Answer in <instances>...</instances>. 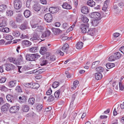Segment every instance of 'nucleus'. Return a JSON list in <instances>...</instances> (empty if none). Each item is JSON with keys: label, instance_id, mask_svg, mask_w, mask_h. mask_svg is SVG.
Instances as JSON below:
<instances>
[{"label": "nucleus", "instance_id": "obj_1", "mask_svg": "<svg viewBox=\"0 0 124 124\" xmlns=\"http://www.w3.org/2000/svg\"><path fill=\"white\" fill-rule=\"evenodd\" d=\"M40 57V55L38 54H27L26 55V60L29 61H35Z\"/></svg>", "mask_w": 124, "mask_h": 124}, {"label": "nucleus", "instance_id": "obj_2", "mask_svg": "<svg viewBox=\"0 0 124 124\" xmlns=\"http://www.w3.org/2000/svg\"><path fill=\"white\" fill-rule=\"evenodd\" d=\"M89 25L88 23L87 24L82 23L81 24L80 27V28L81 29V31L83 33H86L87 29L88 28Z\"/></svg>", "mask_w": 124, "mask_h": 124}, {"label": "nucleus", "instance_id": "obj_3", "mask_svg": "<svg viewBox=\"0 0 124 124\" xmlns=\"http://www.w3.org/2000/svg\"><path fill=\"white\" fill-rule=\"evenodd\" d=\"M90 15L91 18H97L98 20H100L101 18V14L98 12H93Z\"/></svg>", "mask_w": 124, "mask_h": 124}, {"label": "nucleus", "instance_id": "obj_4", "mask_svg": "<svg viewBox=\"0 0 124 124\" xmlns=\"http://www.w3.org/2000/svg\"><path fill=\"white\" fill-rule=\"evenodd\" d=\"M14 8L16 9H19L21 7L22 3L21 1L19 0H16L14 2Z\"/></svg>", "mask_w": 124, "mask_h": 124}, {"label": "nucleus", "instance_id": "obj_5", "mask_svg": "<svg viewBox=\"0 0 124 124\" xmlns=\"http://www.w3.org/2000/svg\"><path fill=\"white\" fill-rule=\"evenodd\" d=\"M19 109V107L17 106H13L11 107L9 109L10 113H15L17 112Z\"/></svg>", "mask_w": 124, "mask_h": 124}, {"label": "nucleus", "instance_id": "obj_6", "mask_svg": "<svg viewBox=\"0 0 124 124\" xmlns=\"http://www.w3.org/2000/svg\"><path fill=\"white\" fill-rule=\"evenodd\" d=\"M44 19L47 22H51L53 19L52 15L50 13L47 14L44 16Z\"/></svg>", "mask_w": 124, "mask_h": 124}, {"label": "nucleus", "instance_id": "obj_7", "mask_svg": "<svg viewBox=\"0 0 124 124\" xmlns=\"http://www.w3.org/2000/svg\"><path fill=\"white\" fill-rule=\"evenodd\" d=\"M4 65L6 67V70L7 71L13 70L15 68V66L12 64L7 63L5 64Z\"/></svg>", "mask_w": 124, "mask_h": 124}, {"label": "nucleus", "instance_id": "obj_8", "mask_svg": "<svg viewBox=\"0 0 124 124\" xmlns=\"http://www.w3.org/2000/svg\"><path fill=\"white\" fill-rule=\"evenodd\" d=\"M69 48V46L68 44H65L62 47V51L64 52L66 54H68L69 52L68 50Z\"/></svg>", "mask_w": 124, "mask_h": 124}, {"label": "nucleus", "instance_id": "obj_9", "mask_svg": "<svg viewBox=\"0 0 124 124\" xmlns=\"http://www.w3.org/2000/svg\"><path fill=\"white\" fill-rule=\"evenodd\" d=\"M10 107V105L8 103H6L2 106L1 108V110L3 111H7L8 109Z\"/></svg>", "mask_w": 124, "mask_h": 124}, {"label": "nucleus", "instance_id": "obj_10", "mask_svg": "<svg viewBox=\"0 0 124 124\" xmlns=\"http://www.w3.org/2000/svg\"><path fill=\"white\" fill-rule=\"evenodd\" d=\"M87 31V33H88V34L92 36H93L95 33V28H88Z\"/></svg>", "mask_w": 124, "mask_h": 124}, {"label": "nucleus", "instance_id": "obj_11", "mask_svg": "<svg viewBox=\"0 0 124 124\" xmlns=\"http://www.w3.org/2000/svg\"><path fill=\"white\" fill-rule=\"evenodd\" d=\"M6 98L8 101L10 102L13 103H14V97L11 95H8L6 96Z\"/></svg>", "mask_w": 124, "mask_h": 124}, {"label": "nucleus", "instance_id": "obj_12", "mask_svg": "<svg viewBox=\"0 0 124 124\" xmlns=\"http://www.w3.org/2000/svg\"><path fill=\"white\" fill-rule=\"evenodd\" d=\"M81 12L83 13L87 14L88 12V9L86 6H83L81 8Z\"/></svg>", "mask_w": 124, "mask_h": 124}, {"label": "nucleus", "instance_id": "obj_13", "mask_svg": "<svg viewBox=\"0 0 124 124\" xmlns=\"http://www.w3.org/2000/svg\"><path fill=\"white\" fill-rule=\"evenodd\" d=\"M59 10L58 8L55 7H51L49 8V11L51 13H57Z\"/></svg>", "mask_w": 124, "mask_h": 124}, {"label": "nucleus", "instance_id": "obj_14", "mask_svg": "<svg viewBox=\"0 0 124 124\" xmlns=\"http://www.w3.org/2000/svg\"><path fill=\"white\" fill-rule=\"evenodd\" d=\"M22 44L23 46H29L31 45V42L28 40H25L22 41Z\"/></svg>", "mask_w": 124, "mask_h": 124}, {"label": "nucleus", "instance_id": "obj_15", "mask_svg": "<svg viewBox=\"0 0 124 124\" xmlns=\"http://www.w3.org/2000/svg\"><path fill=\"white\" fill-rule=\"evenodd\" d=\"M80 19H81L83 22L85 24H87L89 21L88 19L85 16L81 15Z\"/></svg>", "mask_w": 124, "mask_h": 124}, {"label": "nucleus", "instance_id": "obj_16", "mask_svg": "<svg viewBox=\"0 0 124 124\" xmlns=\"http://www.w3.org/2000/svg\"><path fill=\"white\" fill-rule=\"evenodd\" d=\"M63 8L67 9H70L71 8V6L67 3L65 2L62 5Z\"/></svg>", "mask_w": 124, "mask_h": 124}, {"label": "nucleus", "instance_id": "obj_17", "mask_svg": "<svg viewBox=\"0 0 124 124\" xmlns=\"http://www.w3.org/2000/svg\"><path fill=\"white\" fill-rule=\"evenodd\" d=\"M40 6L38 4H35L33 6V9L35 11H39L40 9Z\"/></svg>", "mask_w": 124, "mask_h": 124}, {"label": "nucleus", "instance_id": "obj_18", "mask_svg": "<svg viewBox=\"0 0 124 124\" xmlns=\"http://www.w3.org/2000/svg\"><path fill=\"white\" fill-rule=\"evenodd\" d=\"M28 23L27 22H24L20 27V28L22 30H24L26 29Z\"/></svg>", "mask_w": 124, "mask_h": 124}, {"label": "nucleus", "instance_id": "obj_19", "mask_svg": "<svg viewBox=\"0 0 124 124\" xmlns=\"http://www.w3.org/2000/svg\"><path fill=\"white\" fill-rule=\"evenodd\" d=\"M38 50V47L35 46L30 48L29 49V51L32 53H34L37 52Z\"/></svg>", "mask_w": 124, "mask_h": 124}, {"label": "nucleus", "instance_id": "obj_20", "mask_svg": "<svg viewBox=\"0 0 124 124\" xmlns=\"http://www.w3.org/2000/svg\"><path fill=\"white\" fill-rule=\"evenodd\" d=\"M53 32L55 35H57L61 32V31L58 28H53L52 29Z\"/></svg>", "mask_w": 124, "mask_h": 124}, {"label": "nucleus", "instance_id": "obj_21", "mask_svg": "<svg viewBox=\"0 0 124 124\" xmlns=\"http://www.w3.org/2000/svg\"><path fill=\"white\" fill-rule=\"evenodd\" d=\"M47 51V49L45 47H41L40 50L39 52L41 54L43 55L45 54Z\"/></svg>", "mask_w": 124, "mask_h": 124}, {"label": "nucleus", "instance_id": "obj_22", "mask_svg": "<svg viewBox=\"0 0 124 124\" xmlns=\"http://www.w3.org/2000/svg\"><path fill=\"white\" fill-rule=\"evenodd\" d=\"M30 85H31L30 87L33 89H37L38 88L39 86V84L37 83H31Z\"/></svg>", "mask_w": 124, "mask_h": 124}, {"label": "nucleus", "instance_id": "obj_23", "mask_svg": "<svg viewBox=\"0 0 124 124\" xmlns=\"http://www.w3.org/2000/svg\"><path fill=\"white\" fill-rule=\"evenodd\" d=\"M87 3L88 5L91 7H94L95 4V2L92 0L88 1Z\"/></svg>", "mask_w": 124, "mask_h": 124}, {"label": "nucleus", "instance_id": "obj_24", "mask_svg": "<svg viewBox=\"0 0 124 124\" xmlns=\"http://www.w3.org/2000/svg\"><path fill=\"white\" fill-rule=\"evenodd\" d=\"M43 59V58H41L40 59L42 60L40 63V65L41 66H43L47 64L48 63H49L48 60H46L45 59Z\"/></svg>", "mask_w": 124, "mask_h": 124}, {"label": "nucleus", "instance_id": "obj_25", "mask_svg": "<svg viewBox=\"0 0 124 124\" xmlns=\"http://www.w3.org/2000/svg\"><path fill=\"white\" fill-rule=\"evenodd\" d=\"M95 76L96 79L98 80L101 79L102 77V74L100 73H96L95 74Z\"/></svg>", "mask_w": 124, "mask_h": 124}, {"label": "nucleus", "instance_id": "obj_26", "mask_svg": "<svg viewBox=\"0 0 124 124\" xmlns=\"http://www.w3.org/2000/svg\"><path fill=\"white\" fill-rule=\"evenodd\" d=\"M83 43L82 42H79L76 45V47L78 49H80L82 48L83 47Z\"/></svg>", "mask_w": 124, "mask_h": 124}, {"label": "nucleus", "instance_id": "obj_27", "mask_svg": "<svg viewBox=\"0 0 124 124\" xmlns=\"http://www.w3.org/2000/svg\"><path fill=\"white\" fill-rule=\"evenodd\" d=\"M39 36L36 33H35L33 34V37L30 39L31 41H34L36 40H39Z\"/></svg>", "mask_w": 124, "mask_h": 124}, {"label": "nucleus", "instance_id": "obj_28", "mask_svg": "<svg viewBox=\"0 0 124 124\" xmlns=\"http://www.w3.org/2000/svg\"><path fill=\"white\" fill-rule=\"evenodd\" d=\"M29 109V106L27 105H24L22 107V110L24 112H27L28 111Z\"/></svg>", "mask_w": 124, "mask_h": 124}, {"label": "nucleus", "instance_id": "obj_29", "mask_svg": "<svg viewBox=\"0 0 124 124\" xmlns=\"http://www.w3.org/2000/svg\"><path fill=\"white\" fill-rule=\"evenodd\" d=\"M35 101V99L34 98L31 97L29 99L28 102L29 104L32 105L34 103Z\"/></svg>", "mask_w": 124, "mask_h": 124}, {"label": "nucleus", "instance_id": "obj_30", "mask_svg": "<svg viewBox=\"0 0 124 124\" xmlns=\"http://www.w3.org/2000/svg\"><path fill=\"white\" fill-rule=\"evenodd\" d=\"M25 16L26 18L29 17L30 15L31 12L29 10H26L24 13Z\"/></svg>", "mask_w": 124, "mask_h": 124}, {"label": "nucleus", "instance_id": "obj_31", "mask_svg": "<svg viewBox=\"0 0 124 124\" xmlns=\"http://www.w3.org/2000/svg\"><path fill=\"white\" fill-rule=\"evenodd\" d=\"M50 32L49 31L47 30L44 32L42 34L43 37H45L49 36L50 34Z\"/></svg>", "mask_w": 124, "mask_h": 124}, {"label": "nucleus", "instance_id": "obj_32", "mask_svg": "<svg viewBox=\"0 0 124 124\" xmlns=\"http://www.w3.org/2000/svg\"><path fill=\"white\" fill-rule=\"evenodd\" d=\"M16 81H10L8 85L11 87H14L16 85Z\"/></svg>", "mask_w": 124, "mask_h": 124}, {"label": "nucleus", "instance_id": "obj_33", "mask_svg": "<svg viewBox=\"0 0 124 124\" xmlns=\"http://www.w3.org/2000/svg\"><path fill=\"white\" fill-rule=\"evenodd\" d=\"M115 64L114 63H107L106 65L107 68L108 69H110L115 66Z\"/></svg>", "mask_w": 124, "mask_h": 124}, {"label": "nucleus", "instance_id": "obj_34", "mask_svg": "<svg viewBox=\"0 0 124 124\" xmlns=\"http://www.w3.org/2000/svg\"><path fill=\"white\" fill-rule=\"evenodd\" d=\"M7 8V6L5 4H2L0 5V11H4Z\"/></svg>", "mask_w": 124, "mask_h": 124}, {"label": "nucleus", "instance_id": "obj_35", "mask_svg": "<svg viewBox=\"0 0 124 124\" xmlns=\"http://www.w3.org/2000/svg\"><path fill=\"white\" fill-rule=\"evenodd\" d=\"M61 26L62 28L63 29H67L69 26L68 23L66 22L63 23L62 25Z\"/></svg>", "mask_w": 124, "mask_h": 124}, {"label": "nucleus", "instance_id": "obj_36", "mask_svg": "<svg viewBox=\"0 0 124 124\" xmlns=\"http://www.w3.org/2000/svg\"><path fill=\"white\" fill-rule=\"evenodd\" d=\"M12 34L15 37H18L20 35V32L17 31H13L12 32Z\"/></svg>", "mask_w": 124, "mask_h": 124}, {"label": "nucleus", "instance_id": "obj_37", "mask_svg": "<svg viewBox=\"0 0 124 124\" xmlns=\"http://www.w3.org/2000/svg\"><path fill=\"white\" fill-rule=\"evenodd\" d=\"M60 92L61 91L60 89H59L55 92L54 95L55 98L56 99H57L58 98Z\"/></svg>", "mask_w": 124, "mask_h": 124}, {"label": "nucleus", "instance_id": "obj_38", "mask_svg": "<svg viewBox=\"0 0 124 124\" xmlns=\"http://www.w3.org/2000/svg\"><path fill=\"white\" fill-rule=\"evenodd\" d=\"M96 70L97 72L100 73L103 72L104 70V68L100 66L97 68Z\"/></svg>", "mask_w": 124, "mask_h": 124}, {"label": "nucleus", "instance_id": "obj_39", "mask_svg": "<svg viewBox=\"0 0 124 124\" xmlns=\"http://www.w3.org/2000/svg\"><path fill=\"white\" fill-rule=\"evenodd\" d=\"M46 71V70L45 69H42L39 70L37 71V70H36L34 71V72H37L38 74H40L45 72Z\"/></svg>", "mask_w": 124, "mask_h": 124}, {"label": "nucleus", "instance_id": "obj_40", "mask_svg": "<svg viewBox=\"0 0 124 124\" xmlns=\"http://www.w3.org/2000/svg\"><path fill=\"white\" fill-rule=\"evenodd\" d=\"M114 55L116 59H119L121 56V54L119 52L115 53Z\"/></svg>", "mask_w": 124, "mask_h": 124}, {"label": "nucleus", "instance_id": "obj_41", "mask_svg": "<svg viewBox=\"0 0 124 124\" xmlns=\"http://www.w3.org/2000/svg\"><path fill=\"white\" fill-rule=\"evenodd\" d=\"M10 25L13 28H16L17 25L15 24V22L13 21H11L9 23Z\"/></svg>", "mask_w": 124, "mask_h": 124}, {"label": "nucleus", "instance_id": "obj_42", "mask_svg": "<svg viewBox=\"0 0 124 124\" xmlns=\"http://www.w3.org/2000/svg\"><path fill=\"white\" fill-rule=\"evenodd\" d=\"M59 84V82L55 81L53 83L52 85V86L54 88H55L58 87Z\"/></svg>", "mask_w": 124, "mask_h": 124}, {"label": "nucleus", "instance_id": "obj_43", "mask_svg": "<svg viewBox=\"0 0 124 124\" xmlns=\"http://www.w3.org/2000/svg\"><path fill=\"white\" fill-rule=\"evenodd\" d=\"M7 24V22L5 20H3L2 21V22L0 24V27H5L6 26Z\"/></svg>", "mask_w": 124, "mask_h": 124}, {"label": "nucleus", "instance_id": "obj_44", "mask_svg": "<svg viewBox=\"0 0 124 124\" xmlns=\"http://www.w3.org/2000/svg\"><path fill=\"white\" fill-rule=\"evenodd\" d=\"M100 63L99 61H97L93 62L92 65V68H94L97 66Z\"/></svg>", "mask_w": 124, "mask_h": 124}, {"label": "nucleus", "instance_id": "obj_45", "mask_svg": "<svg viewBox=\"0 0 124 124\" xmlns=\"http://www.w3.org/2000/svg\"><path fill=\"white\" fill-rule=\"evenodd\" d=\"M56 60V57L54 55H53L50 56L49 57V59L48 60L49 63L52 61H54Z\"/></svg>", "mask_w": 124, "mask_h": 124}, {"label": "nucleus", "instance_id": "obj_46", "mask_svg": "<svg viewBox=\"0 0 124 124\" xmlns=\"http://www.w3.org/2000/svg\"><path fill=\"white\" fill-rule=\"evenodd\" d=\"M43 106L41 104H39L37 106L36 108L37 111H39L41 110Z\"/></svg>", "mask_w": 124, "mask_h": 124}, {"label": "nucleus", "instance_id": "obj_47", "mask_svg": "<svg viewBox=\"0 0 124 124\" xmlns=\"http://www.w3.org/2000/svg\"><path fill=\"white\" fill-rule=\"evenodd\" d=\"M92 25L94 26H95L97 25L99 23V22L96 20H94L92 21Z\"/></svg>", "mask_w": 124, "mask_h": 124}, {"label": "nucleus", "instance_id": "obj_48", "mask_svg": "<svg viewBox=\"0 0 124 124\" xmlns=\"http://www.w3.org/2000/svg\"><path fill=\"white\" fill-rule=\"evenodd\" d=\"M23 20V18L20 16L17 17L16 18V21L18 22H21Z\"/></svg>", "mask_w": 124, "mask_h": 124}, {"label": "nucleus", "instance_id": "obj_49", "mask_svg": "<svg viewBox=\"0 0 124 124\" xmlns=\"http://www.w3.org/2000/svg\"><path fill=\"white\" fill-rule=\"evenodd\" d=\"M43 30V27L40 25H38L37 28L36 29V30L39 31H42Z\"/></svg>", "mask_w": 124, "mask_h": 124}, {"label": "nucleus", "instance_id": "obj_50", "mask_svg": "<svg viewBox=\"0 0 124 124\" xmlns=\"http://www.w3.org/2000/svg\"><path fill=\"white\" fill-rule=\"evenodd\" d=\"M2 31L7 33L9 32V29L8 27H6L5 28H3L1 30Z\"/></svg>", "mask_w": 124, "mask_h": 124}, {"label": "nucleus", "instance_id": "obj_51", "mask_svg": "<svg viewBox=\"0 0 124 124\" xmlns=\"http://www.w3.org/2000/svg\"><path fill=\"white\" fill-rule=\"evenodd\" d=\"M48 98L47 100L49 102L53 101L54 99V96L52 95L48 96Z\"/></svg>", "mask_w": 124, "mask_h": 124}, {"label": "nucleus", "instance_id": "obj_52", "mask_svg": "<svg viewBox=\"0 0 124 124\" xmlns=\"http://www.w3.org/2000/svg\"><path fill=\"white\" fill-rule=\"evenodd\" d=\"M7 15L8 16H11L13 14V11L11 10L7 11L6 12Z\"/></svg>", "mask_w": 124, "mask_h": 124}, {"label": "nucleus", "instance_id": "obj_53", "mask_svg": "<svg viewBox=\"0 0 124 124\" xmlns=\"http://www.w3.org/2000/svg\"><path fill=\"white\" fill-rule=\"evenodd\" d=\"M7 90V88L5 86L0 85V90L1 91H5Z\"/></svg>", "mask_w": 124, "mask_h": 124}, {"label": "nucleus", "instance_id": "obj_54", "mask_svg": "<svg viewBox=\"0 0 124 124\" xmlns=\"http://www.w3.org/2000/svg\"><path fill=\"white\" fill-rule=\"evenodd\" d=\"M22 98V102H25L26 101V97L24 96H23L22 97L20 96L19 97V99H21Z\"/></svg>", "mask_w": 124, "mask_h": 124}, {"label": "nucleus", "instance_id": "obj_55", "mask_svg": "<svg viewBox=\"0 0 124 124\" xmlns=\"http://www.w3.org/2000/svg\"><path fill=\"white\" fill-rule=\"evenodd\" d=\"M119 86L121 90H122L124 89V86L122 85V82L121 81L119 82Z\"/></svg>", "mask_w": 124, "mask_h": 124}, {"label": "nucleus", "instance_id": "obj_56", "mask_svg": "<svg viewBox=\"0 0 124 124\" xmlns=\"http://www.w3.org/2000/svg\"><path fill=\"white\" fill-rule=\"evenodd\" d=\"M108 60L110 61H114L115 59H116L114 55L110 56L108 59Z\"/></svg>", "mask_w": 124, "mask_h": 124}, {"label": "nucleus", "instance_id": "obj_57", "mask_svg": "<svg viewBox=\"0 0 124 124\" xmlns=\"http://www.w3.org/2000/svg\"><path fill=\"white\" fill-rule=\"evenodd\" d=\"M6 39L8 40H11L13 39V38L12 36L8 35L6 36Z\"/></svg>", "mask_w": 124, "mask_h": 124}, {"label": "nucleus", "instance_id": "obj_58", "mask_svg": "<svg viewBox=\"0 0 124 124\" xmlns=\"http://www.w3.org/2000/svg\"><path fill=\"white\" fill-rule=\"evenodd\" d=\"M16 91L18 92H22L21 89L19 86H17L16 87Z\"/></svg>", "mask_w": 124, "mask_h": 124}, {"label": "nucleus", "instance_id": "obj_59", "mask_svg": "<svg viewBox=\"0 0 124 124\" xmlns=\"http://www.w3.org/2000/svg\"><path fill=\"white\" fill-rule=\"evenodd\" d=\"M6 78L4 77H2L1 79H0V83H3L5 82L6 80Z\"/></svg>", "mask_w": 124, "mask_h": 124}, {"label": "nucleus", "instance_id": "obj_60", "mask_svg": "<svg viewBox=\"0 0 124 124\" xmlns=\"http://www.w3.org/2000/svg\"><path fill=\"white\" fill-rule=\"evenodd\" d=\"M77 95V93H75L73 94L72 96L71 101H74Z\"/></svg>", "mask_w": 124, "mask_h": 124}, {"label": "nucleus", "instance_id": "obj_61", "mask_svg": "<svg viewBox=\"0 0 124 124\" xmlns=\"http://www.w3.org/2000/svg\"><path fill=\"white\" fill-rule=\"evenodd\" d=\"M78 84L79 81L78 80H76L74 82L73 85L76 87L78 86Z\"/></svg>", "mask_w": 124, "mask_h": 124}, {"label": "nucleus", "instance_id": "obj_62", "mask_svg": "<svg viewBox=\"0 0 124 124\" xmlns=\"http://www.w3.org/2000/svg\"><path fill=\"white\" fill-rule=\"evenodd\" d=\"M52 92V91L51 88H50L46 92V93L48 95H50Z\"/></svg>", "mask_w": 124, "mask_h": 124}, {"label": "nucleus", "instance_id": "obj_63", "mask_svg": "<svg viewBox=\"0 0 124 124\" xmlns=\"http://www.w3.org/2000/svg\"><path fill=\"white\" fill-rule=\"evenodd\" d=\"M13 63L16 65H18L20 64L19 62L15 59L13 62Z\"/></svg>", "mask_w": 124, "mask_h": 124}, {"label": "nucleus", "instance_id": "obj_64", "mask_svg": "<svg viewBox=\"0 0 124 124\" xmlns=\"http://www.w3.org/2000/svg\"><path fill=\"white\" fill-rule=\"evenodd\" d=\"M124 5V2L123 1H121L120 3H118V5L120 8L122 7Z\"/></svg>", "mask_w": 124, "mask_h": 124}]
</instances>
